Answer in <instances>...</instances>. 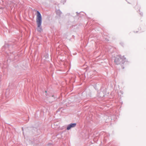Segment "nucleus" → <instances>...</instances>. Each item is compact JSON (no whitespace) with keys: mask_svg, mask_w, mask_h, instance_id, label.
Wrapping results in <instances>:
<instances>
[{"mask_svg":"<svg viewBox=\"0 0 146 146\" xmlns=\"http://www.w3.org/2000/svg\"><path fill=\"white\" fill-rule=\"evenodd\" d=\"M126 60V58L124 56L119 55L115 56L114 62L117 65L122 64L125 62Z\"/></svg>","mask_w":146,"mask_h":146,"instance_id":"nucleus-2","label":"nucleus"},{"mask_svg":"<svg viewBox=\"0 0 146 146\" xmlns=\"http://www.w3.org/2000/svg\"><path fill=\"white\" fill-rule=\"evenodd\" d=\"M36 22L38 27V30L41 31L42 30L41 25L42 21V17L40 13L38 11L36 12Z\"/></svg>","mask_w":146,"mask_h":146,"instance_id":"nucleus-1","label":"nucleus"},{"mask_svg":"<svg viewBox=\"0 0 146 146\" xmlns=\"http://www.w3.org/2000/svg\"><path fill=\"white\" fill-rule=\"evenodd\" d=\"M76 123H73L70 124V125H68V126L67 127L66 129L68 130H69L71 128L74 127L76 126Z\"/></svg>","mask_w":146,"mask_h":146,"instance_id":"nucleus-3","label":"nucleus"},{"mask_svg":"<svg viewBox=\"0 0 146 146\" xmlns=\"http://www.w3.org/2000/svg\"><path fill=\"white\" fill-rule=\"evenodd\" d=\"M46 92H46V91H45V92H46Z\"/></svg>","mask_w":146,"mask_h":146,"instance_id":"nucleus-4","label":"nucleus"}]
</instances>
